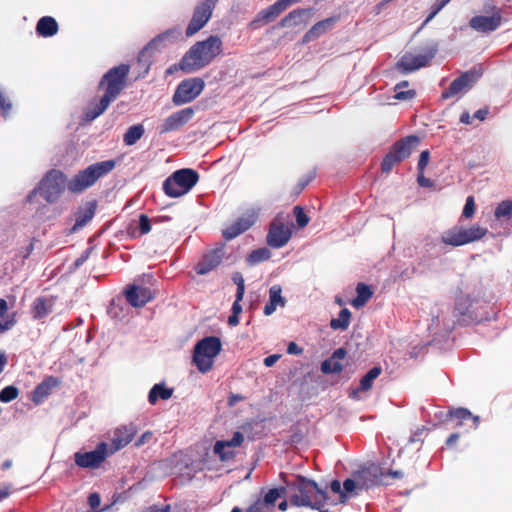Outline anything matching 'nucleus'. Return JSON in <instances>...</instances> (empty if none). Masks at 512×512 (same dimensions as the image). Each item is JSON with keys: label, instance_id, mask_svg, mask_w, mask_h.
Wrapping results in <instances>:
<instances>
[{"label": "nucleus", "instance_id": "obj_1", "mask_svg": "<svg viewBox=\"0 0 512 512\" xmlns=\"http://www.w3.org/2000/svg\"><path fill=\"white\" fill-rule=\"evenodd\" d=\"M129 72V65L120 64L109 69L102 76L98 84V89L103 90L104 94L99 100L90 102L85 108L83 119L86 122H91L102 115L110 104L118 98L126 87Z\"/></svg>", "mask_w": 512, "mask_h": 512}, {"label": "nucleus", "instance_id": "obj_2", "mask_svg": "<svg viewBox=\"0 0 512 512\" xmlns=\"http://www.w3.org/2000/svg\"><path fill=\"white\" fill-rule=\"evenodd\" d=\"M287 496L291 506L305 507L319 512H329V506L336 502L325 489L311 479L298 475L286 484Z\"/></svg>", "mask_w": 512, "mask_h": 512}, {"label": "nucleus", "instance_id": "obj_3", "mask_svg": "<svg viewBox=\"0 0 512 512\" xmlns=\"http://www.w3.org/2000/svg\"><path fill=\"white\" fill-rule=\"evenodd\" d=\"M221 52V39L210 36L204 41L196 42L182 57L179 67L188 73L197 71L210 64Z\"/></svg>", "mask_w": 512, "mask_h": 512}, {"label": "nucleus", "instance_id": "obj_4", "mask_svg": "<svg viewBox=\"0 0 512 512\" xmlns=\"http://www.w3.org/2000/svg\"><path fill=\"white\" fill-rule=\"evenodd\" d=\"M116 167L113 159L96 162L79 171L67 183L71 193H80L93 186L100 178L108 175Z\"/></svg>", "mask_w": 512, "mask_h": 512}, {"label": "nucleus", "instance_id": "obj_5", "mask_svg": "<svg viewBox=\"0 0 512 512\" xmlns=\"http://www.w3.org/2000/svg\"><path fill=\"white\" fill-rule=\"evenodd\" d=\"M199 174L190 168H183L172 173L163 182L164 193L171 198L187 194L198 182Z\"/></svg>", "mask_w": 512, "mask_h": 512}, {"label": "nucleus", "instance_id": "obj_6", "mask_svg": "<svg viewBox=\"0 0 512 512\" xmlns=\"http://www.w3.org/2000/svg\"><path fill=\"white\" fill-rule=\"evenodd\" d=\"M222 349L221 340L216 336H207L196 343L193 350V362L201 373L209 372L214 358Z\"/></svg>", "mask_w": 512, "mask_h": 512}, {"label": "nucleus", "instance_id": "obj_7", "mask_svg": "<svg viewBox=\"0 0 512 512\" xmlns=\"http://www.w3.org/2000/svg\"><path fill=\"white\" fill-rule=\"evenodd\" d=\"M66 177L59 170H50L40 181L38 187L27 196V201L32 203L33 198L39 193L48 203L56 202L65 188Z\"/></svg>", "mask_w": 512, "mask_h": 512}, {"label": "nucleus", "instance_id": "obj_8", "mask_svg": "<svg viewBox=\"0 0 512 512\" xmlns=\"http://www.w3.org/2000/svg\"><path fill=\"white\" fill-rule=\"evenodd\" d=\"M419 143L420 138L415 135H409L396 141L383 158L381 171L389 173L395 165L407 159Z\"/></svg>", "mask_w": 512, "mask_h": 512}, {"label": "nucleus", "instance_id": "obj_9", "mask_svg": "<svg viewBox=\"0 0 512 512\" xmlns=\"http://www.w3.org/2000/svg\"><path fill=\"white\" fill-rule=\"evenodd\" d=\"M487 233L486 228L473 225L469 228L455 226L442 235V242L453 247L462 246L483 238Z\"/></svg>", "mask_w": 512, "mask_h": 512}, {"label": "nucleus", "instance_id": "obj_10", "mask_svg": "<svg viewBox=\"0 0 512 512\" xmlns=\"http://www.w3.org/2000/svg\"><path fill=\"white\" fill-rule=\"evenodd\" d=\"M205 82L202 78L194 77L185 79L177 86L172 101L175 105H182L192 102L203 91Z\"/></svg>", "mask_w": 512, "mask_h": 512}, {"label": "nucleus", "instance_id": "obj_11", "mask_svg": "<svg viewBox=\"0 0 512 512\" xmlns=\"http://www.w3.org/2000/svg\"><path fill=\"white\" fill-rule=\"evenodd\" d=\"M259 215V208L247 209L230 226L222 231L223 238L226 241H230L240 234L246 232L256 223Z\"/></svg>", "mask_w": 512, "mask_h": 512}, {"label": "nucleus", "instance_id": "obj_12", "mask_svg": "<svg viewBox=\"0 0 512 512\" xmlns=\"http://www.w3.org/2000/svg\"><path fill=\"white\" fill-rule=\"evenodd\" d=\"M218 1L219 0H201L199 2L186 28L187 37L193 36L206 25Z\"/></svg>", "mask_w": 512, "mask_h": 512}, {"label": "nucleus", "instance_id": "obj_13", "mask_svg": "<svg viewBox=\"0 0 512 512\" xmlns=\"http://www.w3.org/2000/svg\"><path fill=\"white\" fill-rule=\"evenodd\" d=\"M108 457V448L105 442L99 443L95 450L88 452L78 451L74 454L75 464L80 468L97 469Z\"/></svg>", "mask_w": 512, "mask_h": 512}, {"label": "nucleus", "instance_id": "obj_14", "mask_svg": "<svg viewBox=\"0 0 512 512\" xmlns=\"http://www.w3.org/2000/svg\"><path fill=\"white\" fill-rule=\"evenodd\" d=\"M292 224L282 221L281 217H276L269 225L267 234V244L275 249L285 246L291 238Z\"/></svg>", "mask_w": 512, "mask_h": 512}, {"label": "nucleus", "instance_id": "obj_15", "mask_svg": "<svg viewBox=\"0 0 512 512\" xmlns=\"http://www.w3.org/2000/svg\"><path fill=\"white\" fill-rule=\"evenodd\" d=\"M479 77L480 73H478L476 70H469L462 73L459 77L451 82L447 89L442 92L441 98L446 100L459 97L471 89Z\"/></svg>", "mask_w": 512, "mask_h": 512}, {"label": "nucleus", "instance_id": "obj_16", "mask_svg": "<svg viewBox=\"0 0 512 512\" xmlns=\"http://www.w3.org/2000/svg\"><path fill=\"white\" fill-rule=\"evenodd\" d=\"M503 21L501 10L497 7H493L490 16L477 15L469 20V26L471 29L480 33H490L497 30Z\"/></svg>", "mask_w": 512, "mask_h": 512}, {"label": "nucleus", "instance_id": "obj_17", "mask_svg": "<svg viewBox=\"0 0 512 512\" xmlns=\"http://www.w3.org/2000/svg\"><path fill=\"white\" fill-rule=\"evenodd\" d=\"M353 475L358 482L359 490L368 489L375 485L387 484L384 471L374 464L358 470Z\"/></svg>", "mask_w": 512, "mask_h": 512}, {"label": "nucleus", "instance_id": "obj_18", "mask_svg": "<svg viewBox=\"0 0 512 512\" xmlns=\"http://www.w3.org/2000/svg\"><path fill=\"white\" fill-rule=\"evenodd\" d=\"M225 256V244L219 243L207 252L195 266L198 275H205L217 268Z\"/></svg>", "mask_w": 512, "mask_h": 512}, {"label": "nucleus", "instance_id": "obj_19", "mask_svg": "<svg viewBox=\"0 0 512 512\" xmlns=\"http://www.w3.org/2000/svg\"><path fill=\"white\" fill-rule=\"evenodd\" d=\"M434 56V50H431L426 54H420L416 56L411 53H406L398 60L396 63V68L399 72L406 74L425 67Z\"/></svg>", "mask_w": 512, "mask_h": 512}, {"label": "nucleus", "instance_id": "obj_20", "mask_svg": "<svg viewBox=\"0 0 512 512\" xmlns=\"http://www.w3.org/2000/svg\"><path fill=\"white\" fill-rule=\"evenodd\" d=\"M194 114L195 111L192 107H186L174 112L164 119L163 123L159 126V133L166 134L168 132L179 130L193 118Z\"/></svg>", "mask_w": 512, "mask_h": 512}, {"label": "nucleus", "instance_id": "obj_21", "mask_svg": "<svg viewBox=\"0 0 512 512\" xmlns=\"http://www.w3.org/2000/svg\"><path fill=\"white\" fill-rule=\"evenodd\" d=\"M181 37V31L177 28H171L163 33L158 34L154 37L140 52L139 61L146 56H150L151 53L161 47L166 46L167 43H173Z\"/></svg>", "mask_w": 512, "mask_h": 512}, {"label": "nucleus", "instance_id": "obj_22", "mask_svg": "<svg viewBox=\"0 0 512 512\" xmlns=\"http://www.w3.org/2000/svg\"><path fill=\"white\" fill-rule=\"evenodd\" d=\"M243 441V434L237 431L229 441H216L213 449L214 453L219 456L221 461L231 460L235 456L232 448L239 447Z\"/></svg>", "mask_w": 512, "mask_h": 512}, {"label": "nucleus", "instance_id": "obj_23", "mask_svg": "<svg viewBox=\"0 0 512 512\" xmlns=\"http://www.w3.org/2000/svg\"><path fill=\"white\" fill-rule=\"evenodd\" d=\"M125 296L127 302L133 307H143L153 298L150 289L137 285L128 287Z\"/></svg>", "mask_w": 512, "mask_h": 512}, {"label": "nucleus", "instance_id": "obj_24", "mask_svg": "<svg viewBox=\"0 0 512 512\" xmlns=\"http://www.w3.org/2000/svg\"><path fill=\"white\" fill-rule=\"evenodd\" d=\"M447 417L456 421L453 428L461 427L470 422L469 428L476 429L480 421L478 416H474L468 409L463 407L450 410L447 414Z\"/></svg>", "mask_w": 512, "mask_h": 512}, {"label": "nucleus", "instance_id": "obj_25", "mask_svg": "<svg viewBox=\"0 0 512 512\" xmlns=\"http://www.w3.org/2000/svg\"><path fill=\"white\" fill-rule=\"evenodd\" d=\"M61 381L53 376L46 377L41 383H39L33 390L32 400L34 403L39 404L43 402L54 388L59 387Z\"/></svg>", "mask_w": 512, "mask_h": 512}, {"label": "nucleus", "instance_id": "obj_26", "mask_svg": "<svg viewBox=\"0 0 512 512\" xmlns=\"http://www.w3.org/2000/svg\"><path fill=\"white\" fill-rule=\"evenodd\" d=\"M283 11H285V8L283 7L280 0H277L274 4L270 5L266 9L261 10L255 19L251 22V26L254 29H257L260 27V23H269L276 19Z\"/></svg>", "mask_w": 512, "mask_h": 512}, {"label": "nucleus", "instance_id": "obj_27", "mask_svg": "<svg viewBox=\"0 0 512 512\" xmlns=\"http://www.w3.org/2000/svg\"><path fill=\"white\" fill-rule=\"evenodd\" d=\"M337 17H329L314 24L304 35L303 40L309 42L317 39L322 34L332 29L337 22Z\"/></svg>", "mask_w": 512, "mask_h": 512}, {"label": "nucleus", "instance_id": "obj_28", "mask_svg": "<svg viewBox=\"0 0 512 512\" xmlns=\"http://www.w3.org/2000/svg\"><path fill=\"white\" fill-rule=\"evenodd\" d=\"M135 434L136 430L132 425L121 426L114 431L112 443L116 449H121L133 440Z\"/></svg>", "mask_w": 512, "mask_h": 512}, {"label": "nucleus", "instance_id": "obj_29", "mask_svg": "<svg viewBox=\"0 0 512 512\" xmlns=\"http://www.w3.org/2000/svg\"><path fill=\"white\" fill-rule=\"evenodd\" d=\"M312 12V9H295L283 17L278 26L281 28L298 26L305 23V17Z\"/></svg>", "mask_w": 512, "mask_h": 512}, {"label": "nucleus", "instance_id": "obj_30", "mask_svg": "<svg viewBox=\"0 0 512 512\" xmlns=\"http://www.w3.org/2000/svg\"><path fill=\"white\" fill-rule=\"evenodd\" d=\"M282 289L279 285H274L269 290V301L264 306V314L266 316L272 315L277 306H284L285 299L281 295Z\"/></svg>", "mask_w": 512, "mask_h": 512}, {"label": "nucleus", "instance_id": "obj_31", "mask_svg": "<svg viewBox=\"0 0 512 512\" xmlns=\"http://www.w3.org/2000/svg\"><path fill=\"white\" fill-rule=\"evenodd\" d=\"M36 32L43 37L54 36L58 32V23L53 17L44 16L37 22Z\"/></svg>", "mask_w": 512, "mask_h": 512}, {"label": "nucleus", "instance_id": "obj_32", "mask_svg": "<svg viewBox=\"0 0 512 512\" xmlns=\"http://www.w3.org/2000/svg\"><path fill=\"white\" fill-rule=\"evenodd\" d=\"M287 495L286 486H281L277 488L269 489L263 495L261 494L259 497L262 500L263 504L268 508L270 512H272L275 508L276 501Z\"/></svg>", "mask_w": 512, "mask_h": 512}, {"label": "nucleus", "instance_id": "obj_33", "mask_svg": "<svg viewBox=\"0 0 512 512\" xmlns=\"http://www.w3.org/2000/svg\"><path fill=\"white\" fill-rule=\"evenodd\" d=\"M96 202L89 203L86 207H81L76 213L75 224L73 229L82 228L85 226L95 215Z\"/></svg>", "mask_w": 512, "mask_h": 512}, {"label": "nucleus", "instance_id": "obj_34", "mask_svg": "<svg viewBox=\"0 0 512 512\" xmlns=\"http://www.w3.org/2000/svg\"><path fill=\"white\" fill-rule=\"evenodd\" d=\"M53 301L50 298L39 297L33 303V317L44 318L52 312Z\"/></svg>", "mask_w": 512, "mask_h": 512}, {"label": "nucleus", "instance_id": "obj_35", "mask_svg": "<svg viewBox=\"0 0 512 512\" xmlns=\"http://www.w3.org/2000/svg\"><path fill=\"white\" fill-rule=\"evenodd\" d=\"M173 389L167 388L164 384L159 383L155 384L148 394V401L150 404L154 405L158 401V399L168 400L172 397Z\"/></svg>", "mask_w": 512, "mask_h": 512}, {"label": "nucleus", "instance_id": "obj_36", "mask_svg": "<svg viewBox=\"0 0 512 512\" xmlns=\"http://www.w3.org/2000/svg\"><path fill=\"white\" fill-rule=\"evenodd\" d=\"M356 293L357 296L351 302L355 308L363 307L373 295V291L370 286L362 282L357 284Z\"/></svg>", "mask_w": 512, "mask_h": 512}, {"label": "nucleus", "instance_id": "obj_37", "mask_svg": "<svg viewBox=\"0 0 512 512\" xmlns=\"http://www.w3.org/2000/svg\"><path fill=\"white\" fill-rule=\"evenodd\" d=\"M494 217L501 222L512 221V200L499 202L494 210Z\"/></svg>", "mask_w": 512, "mask_h": 512}, {"label": "nucleus", "instance_id": "obj_38", "mask_svg": "<svg viewBox=\"0 0 512 512\" xmlns=\"http://www.w3.org/2000/svg\"><path fill=\"white\" fill-rule=\"evenodd\" d=\"M144 127L142 124H136L127 129L123 136V142L127 146H132L136 144L138 140L142 138L144 135Z\"/></svg>", "mask_w": 512, "mask_h": 512}, {"label": "nucleus", "instance_id": "obj_39", "mask_svg": "<svg viewBox=\"0 0 512 512\" xmlns=\"http://www.w3.org/2000/svg\"><path fill=\"white\" fill-rule=\"evenodd\" d=\"M351 320V312L348 308H343L340 310L337 318H333L330 321V327L333 330H346L349 327Z\"/></svg>", "mask_w": 512, "mask_h": 512}, {"label": "nucleus", "instance_id": "obj_40", "mask_svg": "<svg viewBox=\"0 0 512 512\" xmlns=\"http://www.w3.org/2000/svg\"><path fill=\"white\" fill-rule=\"evenodd\" d=\"M382 373V368L380 366H375L371 368L360 380L358 390L359 391H368L372 388L373 382L376 378L380 376Z\"/></svg>", "mask_w": 512, "mask_h": 512}, {"label": "nucleus", "instance_id": "obj_41", "mask_svg": "<svg viewBox=\"0 0 512 512\" xmlns=\"http://www.w3.org/2000/svg\"><path fill=\"white\" fill-rule=\"evenodd\" d=\"M409 86V82L407 80H403L397 83L394 87L395 95L394 99L399 101H409L416 97L417 93L414 89H409L406 91H402V88H406Z\"/></svg>", "mask_w": 512, "mask_h": 512}, {"label": "nucleus", "instance_id": "obj_42", "mask_svg": "<svg viewBox=\"0 0 512 512\" xmlns=\"http://www.w3.org/2000/svg\"><path fill=\"white\" fill-rule=\"evenodd\" d=\"M358 482L356 478H347L343 482L341 503H345L350 497H354L358 494Z\"/></svg>", "mask_w": 512, "mask_h": 512}, {"label": "nucleus", "instance_id": "obj_43", "mask_svg": "<svg viewBox=\"0 0 512 512\" xmlns=\"http://www.w3.org/2000/svg\"><path fill=\"white\" fill-rule=\"evenodd\" d=\"M271 251L268 248H258L253 250L247 257V262L251 265H255L271 258Z\"/></svg>", "mask_w": 512, "mask_h": 512}, {"label": "nucleus", "instance_id": "obj_44", "mask_svg": "<svg viewBox=\"0 0 512 512\" xmlns=\"http://www.w3.org/2000/svg\"><path fill=\"white\" fill-rule=\"evenodd\" d=\"M1 309H2V332L5 330H8L12 328L16 324V320L14 319L15 313L12 314L11 318L7 314L8 311V303L6 300L2 299L1 302Z\"/></svg>", "mask_w": 512, "mask_h": 512}, {"label": "nucleus", "instance_id": "obj_45", "mask_svg": "<svg viewBox=\"0 0 512 512\" xmlns=\"http://www.w3.org/2000/svg\"><path fill=\"white\" fill-rule=\"evenodd\" d=\"M343 370V366L339 361H334L332 358L324 360L321 363V371L324 374L329 373H340Z\"/></svg>", "mask_w": 512, "mask_h": 512}, {"label": "nucleus", "instance_id": "obj_46", "mask_svg": "<svg viewBox=\"0 0 512 512\" xmlns=\"http://www.w3.org/2000/svg\"><path fill=\"white\" fill-rule=\"evenodd\" d=\"M293 213H294V216L296 218V222H297V225L299 228H303L306 225H308L310 219L307 216V214L305 213L303 207L298 206V205L295 206L293 208Z\"/></svg>", "mask_w": 512, "mask_h": 512}, {"label": "nucleus", "instance_id": "obj_47", "mask_svg": "<svg viewBox=\"0 0 512 512\" xmlns=\"http://www.w3.org/2000/svg\"><path fill=\"white\" fill-rule=\"evenodd\" d=\"M151 220L146 214H140L138 221L139 235H145L151 231Z\"/></svg>", "mask_w": 512, "mask_h": 512}, {"label": "nucleus", "instance_id": "obj_48", "mask_svg": "<svg viewBox=\"0 0 512 512\" xmlns=\"http://www.w3.org/2000/svg\"><path fill=\"white\" fill-rule=\"evenodd\" d=\"M233 281L237 285L236 295L238 300H242L245 292L244 278L241 273L237 272L233 275Z\"/></svg>", "mask_w": 512, "mask_h": 512}, {"label": "nucleus", "instance_id": "obj_49", "mask_svg": "<svg viewBox=\"0 0 512 512\" xmlns=\"http://www.w3.org/2000/svg\"><path fill=\"white\" fill-rule=\"evenodd\" d=\"M315 176L316 172L311 171L307 175L302 177L295 186L296 194H300L306 188V186L315 178Z\"/></svg>", "mask_w": 512, "mask_h": 512}, {"label": "nucleus", "instance_id": "obj_50", "mask_svg": "<svg viewBox=\"0 0 512 512\" xmlns=\"http://www.w3.org/2000/svg\"><path fill=\"white\" fill-rule=\"evenodd\" d=\"M19 391L14 386H7L2 389V402H10L17 398Z\"/></svg>", "mask_w": 512, "mask_h": 512}, {"label": "nucleus", "instance_id": "obj_51", "mask_svg": "<svg viewBox=\"0 0 512 512\" xmlns=\"http://www.w3.org/2000/svg\"><path fill=\"white\" fill-rule=\"evenodd\" d=\"M474 213H475L474 197L473 196H469L466 199V203L464 205L462 215L466 219H469V218H471L474 215Z\"/></svg>", "mask_w": 512, "mask_h": 512}, {"label": "nucleus", "instance_id": "obj_52", "mask_svg": "<svg viewBox=\"0 0 512 512\" xmlns=\"http://www.w3.org/2000/svg\"><path fill=\"white\" fill-rule=\"evenodd\" d=\"M330 490H331L332 493L337 495L336 498H332L331 497V499L336 502L332 506H335V505L341 503V494H342L341 482L339 480H337V479L331 481V483H330Z\"/></svg>", "mask_w": 512, "mask_h": 512}, {"label": "nucleus", "instance_id": "obj_53", "mask_svg": "<svg viewBox=\"0 0 512 512\" xmlns=\"http://www.w3.org/2000/svg\"><path fill=\"white\" fill-rule=\"evenodd\" d=\"M470 300L467 296H461L455 303V311H458L459 315H464L465 310L469 307Z\"/></svg>", "mask_w": 512, "mask_h": 512}, {"label": "nucleus", "instance_id": "obj_54", "mask_svg": "<svg viewBox=\"0 0 512 512\" xmlns=\"http://www.w3.org/2000/svg\"><path fill=\"white\" fill-rule=\"evenodd\" d=\"M245 512H270L268 508L263 504L260 497H258L246 510Z\"/></svg>", "mask_w": 512, "mask_h": 512}, {"label": "nucleus", "instance_id": "obj_55", "mask_svg": "<svg viewBox=\"0 0 512 512\" xmlns=\"http://www.w3.org/2000/svg\"><path fill=\"white\" fill-rule=\"evenodd\" d=\"M430 159V152L429 150H424L421 152L417 164V170L418 171H425V168L427 167Z\"/></svg>", "mask_w": 512, "mask_h": 512}, {"label": "nucleus", "instance_id": "obj_56", "mask_svg": "<svg viewBox=\"0 0 512 512\" xmlns=\"http://www.w3.org/2000/svg\"><path fill=\"white\" fill-rule=\"evenodd\" d=\"M443 7H444V5L440 1L433 4L431 7V12L425 19L423 25H426L428 22H430L443 9Z\"/></svg>", "mask_w": 512, "mask_h": 512}, {"label": "nucleus", "instance_id": "obj_57", "mask_svg": "<svg viewBox=\"0 0 512 512\" xmlns=\"http://www.w3.org/2000/svg\"><path fill=\"white\" fill-rule=\"evenodd\" d=\"M417 182L421 187L431 188L433 186V181L424 176V171H418Z\"/></svg>", "mask_w": 512, "mask_h": 512}, {"label": "nucleus", "instance_id": "obj_58", "mask_svg": "<svg viewBox=\"0 0 512 512\" xmlns=\"http://www.w3.org/2000/svg\"><path fill=\"white\" fill-rule=\"evenodd\" d=\"M88 504L92 509H97L101 504V498L98 493H91L88 497Z\"/></svg>", "mask_w": 512, "mask_h": 512}, {"label": "nucleus", "instance_id": "obj_59", "mask_svg": "<svg viewBox=\"0 0 512 512\" xmlns=\"http://www.w3.org/2000/svg\"><path fill=\"white\" fill-rule=\"evenodd\" d=\"M170 505H151L143 512H170Z\"/></svg>", "mask_w": 512, "mask_h": 512}, {"label": "nucleus", "instance_id": "obj_60", "mask_svg": "<svg viewBox=\"0 0 512 512\" xmlns=\"http://www.w3.org/2000/svg\"><path fill=\"white\" fill-rule=\"evenodd\" d=\"M303 352V349L298 346L295 342H290L287 347V353L291 355H299Z\"/></svg>", "mask_w": 512, "mask_h": 512}, {"label": "nucleus", "instance_id": "obj_61", "mask_svg": "<svg viewBox=\"0 0 512 512\" xmlns=\"http://www.w3.org/2000/svg\"><path fill=\"white\" fill-rule=\"evenodd\" d=\"M281 357L279 354H272L264 358L263 362L266 367H272Z\"/></svg>", "mask_w": 512, "mask_h": 512}, {"label": "nucleus", "instance_id": "obj_62", "mask_svg": "<svg viewBox=\"0 0 512 512\" xmlns=\"http://www.w3.org/2000/svg\"><path fill=\"white\" fill-rule=\"evenodd\" d=\"M346 354H347L346 349L341 347V348L336 349V350L333 352V354H332V357H331V358H332L334 361L342 360V359H344V358H345Z\"/></svg>", "mask_w": 512, "mask_h": 512}, {"label": "nucleus", "instance_id": "obj_63", "mask_svg": "<svg viewBox=\"0 0 512 512\" xmlns=\"http://www.w3.org/2000/svg\"><path fill=\"white\" fill-rule=\"evenodd\" d=\"M244 397L240 394H232L228 398V404L229 406L235 405L237 402L243 401Z\"/></svg>", "mask_w": 512, "mask_h": 512}, {"label": "nucleus", "instance_id": "obj_64", "mask_svg": "<svg viewBox=\"0 0 512 512\" xmlns=\"http://www.w3.org/2000/svg\"><path fill=\"white\" fill-rule=\"evenodd\" d=\"M460 434L459 433H452L446 440V445L448 447H452L456 442L459 440Z\"/></svg>", "mask_w": 512, "mask_h": 512}]
</instances>
